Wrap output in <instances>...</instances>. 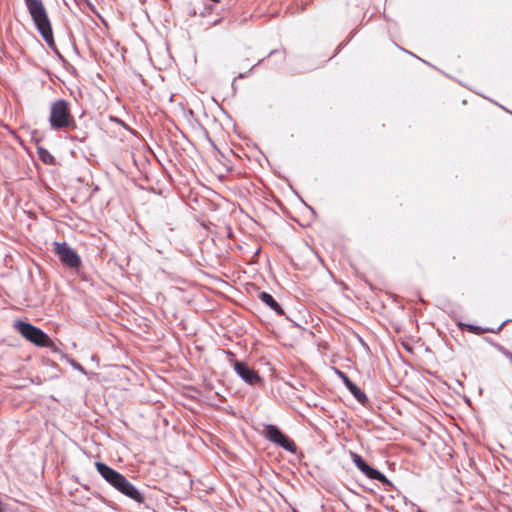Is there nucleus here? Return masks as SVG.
Wrapping results in <instances>:
<instances>
[{
	"mask_svg": "<svg viewBox=\"0 0 512 512\" xmlns=\"http://www.w3.org/2000/svg\"><path fill=\"white\" fill-rule=\"evenodd\" d=\"M55 253L61 262L70 268H78L81 265L78 254L66 243H55Z\"/></svg>",
	"mask_w": 512,
	"mask_h": 512,
	"instance_id": "nucleus-6",
	"label": "nucleus"
},
{
	"mask_svg": "<svg viewBox=\"0 0 512 512\" xmlns=\"http://www.w3.org/2000/svg\"><path fill=\"white\" fill-rule=\"evenodd\" d=\"M338 374L340 378L343 380L347 389L358 400V402H360L363 405L366 404L368 402L366 394L356 384H354L345 373L338 372Z\"/></svg>",
	"mask_w": 512,
	"mask_h": 512,
	"instance_id": "nucleus-9",
	"label": "nucleus"
},
{
	"mask_svg": "<svg viewBox=\"0 0 512 512\" xmlns=\"http://www.w3.org/2000/svg\"><path fill=\"white\" fill-rule=\"evenodd\" d=\"M459 326H460V328L462 330H467V331H469L471 333H474V334H477V335H481L483 333H486V332L490 331L489 329L482 328V327H479V326L470 325V324L460 323Z\"/></svg>",
	"mask_w": 512,
	"mask_h": 512,
	"instance_id": "nucleus-12",
	"label": "nucleus"
},
{
	"mask_svg": "<svg viewBox=\"0 0 512 512\" xmlns=\"http://www.w3.org/2000/svg\"><path fill=\"white\" fill-rule=\"evenodd\" d=\"M37 153H38L40 160L43 161L45 164H53L54 163V161H55L54 156L46 149L38 148Z\"/></svg>",
	"mask_w": 512,
	"mask_h": 512,
	"instance_id": "nucleus-11",
	"label": "nucleus"
},
{
	"mask_svg": "<svg viewBox=\"0 0 512 512\" xmlns=\"http://www.w3.org/2000/svg\"><path fill=\"white\" fill-rule=\"evenodd\" d=\"M38 32L49 47L55 46L51 22L42 0H24Z\"/></svg>",
	"mask_w": 512,
	"mask_h": 512,
	"instance_id": "nucleus-2",
	"label": "nucleus"
},
{
	"mask_svg": "<svg viewBox=\"0 0 512 512\" xmlns=\"http://www.w3.org/2000/svg\"><path fill=\"white\" fill-rule=\"evenodd\" d=\"M264 436L267 440L281 446L289 452L296 451V444L294 441L288 438L274 425L265 426Z\"/></svg>",
	"mask_w": 512,
	"mask_h": 512,
	"instance_id": "nucleus-5",
	"label": "nucleus"
},
{
	"mask_svg": "<svg viewBox=\"0 0 512 512\" xmlns=\"http://www.w3.org/2000/svg\"><path fill=\"white\" fill-rule=\"evenodd\" d=\"M351 457L357 468L362 473H364L368 478L378 480L384 485H392V483L387 479V477L384 474L370 467L360 455H358L357 453H351Z\"/></svg>",
	"mask_w": 512,
	"mask_h": 512,
	"instance_id": "nucleus-7",
	"label": "nucleus"
},
{
	"mask_svg": "<svg viewBox=\"0 0 512 512\" xmlns=\"http://www.w3.org/2000/svg\"><path fill=\"white\" fill-rule=\"evenodd\" d=\"M14 327L22 337L36 346L52 347L54 345L46 333L28 322L16 321Z\"/></svg>",
	"mask_w": 512,
	"mask_h": 512,
	"instance_id": "nucleus-4",
	"label": "nucleus"
},
{
	"mask_svg": "<svg viewBox=\"0 0 512 512\" xmlns=\"http://www.w3.org/2000/svg\"><path fill=\"white\" fill-rule=\"evenodd\" d=\"M49 123L54 130L76 128L75 119L66 100H57L51 104Z\"/></svg>",
	"mask_w": 512,
	"mask_h": 512,
	"instance_id": "nucleus-3",
	"label": "nucleus"
},
{
	"mask_svg": "<svg viewBox=\"0 0 512 512\" xmlns=\"http://www.w3.org/2000/svg\"><path fill=\"white\" fill-rule=\"evenodd\" d=\"M98 473L116 490L138 503L144 502V496L130 483L124 475L103 462H95Z\"/></svg>",
	"mask_w": 512,
	"mask_h": 512,
	"instance_id": "nucleus-1",
	"label": "nucleus"
},
{
	"mask_svg": "<svg viewBox=\"0 0 512 512\" xmlns=\"http://www.w3.org/2000/svg\"><path fill=\"white\" fill-rule=\"evenodd\" d=\"M233 366L237 374L250 385L257 384L261 381L258 373L255 370L249 368L246 363L236 360L234 361Z\"/></svg>",
	"mask_w": 512,
	"mask_h": 512,
	"instance_id": "nucleus-8",
	"label": "nucleus"
},
{
	"mask_svg": "<svg viewBox=\"0 0 512 512\" xmlns=\"http://www.w3.org/2000/svg\"><path fill=\"white\" fill-rule=\"evenodd\" d=\"M259 299L269 306L273 311H275L278 315H284V311L281 306L277 303V301L267 292H261L259 294Z\"/></svg>",
	"mask_w": 512,
	"mask_h": 512,
	"instance_id": "nucleus-10",
	"label": "nucleus"
}]
</instances>
